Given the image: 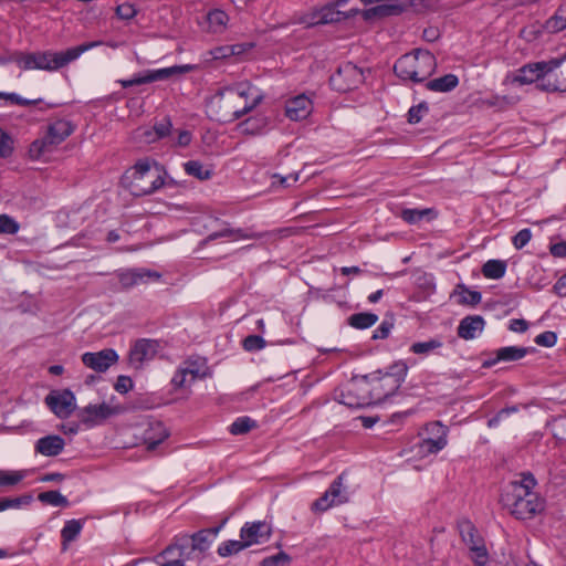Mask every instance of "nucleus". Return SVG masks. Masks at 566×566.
<instances>
[{
  "instance_id": "nucleus-1",
  "label": "nucleus",
  "mask_w": 566,
  "mask_h": 566,
  "mask_svg": "<svg viewBox=\"0 0 566 566\" xmlns=\"http://www.w3.org/2000/svg\"><path fill=\"white\" fill-rule=\"evenodd\" d=\"M515 82L522 85L538 82L542 91L566 93V53L562 57L523 65Z\"/></svg>"
},
{
  "instance_id": "nucleus-2",
  "label": "nucleus",
  "mask_w": 566,
  "mask_h": 566,
  "mask_svg": "<svg viewBox=\"0 0 566 566\" xmlns=\"http://www.w3.org/2000/svg\"><path fill=\"white\" fill-rule=\"evenodd\" d=\"M536 485L534 475L530 472L521 474V479L512 481L502 496L511 514L517 520H531L545 509V500L533 489Z\"/></svg>"
},
{
  "instance_id": "nucleus-3",
  "label": "nucleus",
  "mask_w": 566,
  "mask_h": 566,
  "mask_svg": "<svg viewBox=\"0 0 566 566\" xmlns=\"http://www.w3.org/2000/svg\"><path fill=\"white\" fill-rule=\"evenodd\" d=\"M102 41H93L69 48L65 51L18 53L14 55V63L21 70H43L48 72L57 71L71 62L77 60L84 52L102 45Z\"/></svg>"
},
{
  "instance_id": "nucleus-4",
  "label": "nucleus",
  "mask_w": 566,
  "mask_h": 566,
  "mask_svg": "<svg viewBox=\"0 0 566 566\" xmlns=\"http://www.w3.org/2000/svg\"><path fill=\"white\" fill-rule=\"evenodd\" d=\"M127 172L130 174V191L137 197L153 195L164 186L174 184L172 179H167L164 166L150 157L138 159Z\"/></svg>"
},
{
  "instance_id": "nucleus-5",
  "label": "nucleus",
  "mask_w": 566,
  "mask_h": 566,
  "mask_svg": "<svg viewBox=\"0 0 566 566\" xmlns=\"http://www.w3.org/2000/svg\"><path fill=\"white\" fill-rule=\"evenodd\" d=\"M253 87L249 83H240L234 87H226L219 91L220 108L227 112L219 118L224 122H233L252 112L263 99L262 94L253 96Z\"/></svg>"
},
{
  "instance_id": "nucleus-6",
  "label": "nucleus",
  "mask_w": 566,
  "mask_h": 566,
  "mask_svg": "<svg viewBox=\"0 0 566 566\" xmlns=\"http://www.w3.org/2000/svg\"><path fill=\"white\" fill-rule=\"evenodd\" d=\"M253 87L249 83H240L234 87H226L219 91L220 108L227 112L219 118L224 122H233L252 112L263 99L262 94L253 96Z\"/></svg>"
},
{
  "instance_id": "nucleus-7",
  "label": "nucleus",
  "mask_w": 566,
  "mask_h": 566,
  "mask_svg": "<svg viewBox=\"0 0 566 566\" xmlns=\"http://www.w3.org/2000/svg\"><path fill=\"white\" fill-rule=\"evenodd\" d=\"M437 70V59L428 50L416 49L400 56L394 65L395 74L415 83L427 81Z\"/></svg>"
},
{
  "instance_id": "nucleus-8",
  "label": "nucleus",
  "mask_w": 566,
  "mask_h": 566,
  "mask_svg": "<svg viewBox=\"0 0 566 566\" xmlns=\"http://www.w3.org/2000/svg\"><path fill=\"white\" fill-rule=\"evenodd\" d=\"M75 130V125L67 119H56L48 125L45 134L31 143L29 155L32 159H40L46 153L63 143Z\"/></svg>"
},
{
  "instance_id": "nucleus-9",
  "label": "nucleus",
  "mask_w": 566,
  "mask_h": 566,
  "mask_svg": "<svg viewBox=\"0 0 566 566\" xmlns=\"http://www.w3.org/2000/svg\"><path fill=\"white\" fill-rule=\"evenodd\" d=\"M457 527L461 541L469 549V557L474 566H486L490 559L489 551L484 538L479 533L476 526L469 520L458 521Z\"/></svg>"
},
{
  "instance_id": "nucleus-10",
  "label": "nucleus",
  "mask_w": 566,
  "mask_h": 566,
  "mask_svg": "<svg viewBox=\"0 0 566 566\" xmlns=\"http://www.w3.org/2000/svg\"><path fill=\"white\" fill-rule=\"evenodd\" d=\"M346 473H340L328 486V489L312 503V511L323 513L333 506L345 504L349 501V493L344 481Z\"/></svg>"
},
{
  "instance_id": "nucleus-11",
  "label": "nucleus",
  "mask_w": 566,
  "mask_h": 566,
  "mask_svg": "<svg viewBox=\"0 0 566 566\" xmlns=\"http://www.w3.org/2000/svg\"><path fill=\"white\" fill-rule=\"evenodd\" d=\"M196 65L192 64H184V65H174L169 67L158 69V70H146L143 73H138L128 80H118L117 83L122 85L124 88H128L135 85L148 84L157 81H165L170 78L171 76L189 73L196 70Z\"/></svg>"
},
{
  "instance_id": "nucleus-12",
  "label": "nucleus",
  "mask_w": 566,
  "mask_h": 566,
  "mask_svg": "<svg viewBox=\"0 0 566 566\" xmlns=\"http://www.w3.org/2000/svg\"><path fill=\"white\" fill-rule=\"evenodd\" d=\"M338 401L353 409L373 405V398L368 392V382L363 379V376H354L340 391Z\"/></svg>"
},
{
  "instance_id": "nucleus-13",
  "label": "nucleus",
  "mask_w": 566,
  "mask_h": 566,
  "mask_svg": "<svg viewBox=\"0 0 566 566\" xmlns=\"http://www.w3.org/2000/svg\"><path fill=\"white\" fill-rule=\"evenodd\" d=\"M44 403L56 418L62 420L70 418L77 407L76 397L69 388L51 390L45 396Z\"/></svg>"
},
{
  "instance_id": "nucleus-14",
  "label": "nucleus",
  "mask_w": 566,
  "mask_h": 566,
  "mask_svg": "<svg viewBox=\"0 0 566 566\" xmlns=\"http://www.w3.org/2000/svg\"><path fill=\"white\" fill-rule=\"evenodd\" d=\"M363 379L368 382V392L373 398V405L385 401L394 396L400 387H395L392 378L385 376L381 370H376L368 375H361Z\"/></svg>"
},
{
  "instance_id": "nucleus-15",
  "label": "nucleus",
  "mask_w": 566,
  "mask_h": 566,
  "mask_svg": "<svg viewBox=\"0 0 566 566\" xmlns=\"http://www.w3.org/2000/svg\"><path fill=\"white\" fill-rule=\"evenodd\" d=\"M193 542L190 537V534H178L174 536L171 543L163 549L157 556H155L154 560L158 562V559L164 557H175L182 559L184 563L191 559H200L196 548L192 547Z\"/></svg>"
},
{
  "instance_id": "nucleus-16",
  "label": "nucleus",
  "mask_w": 566,
  "mask_h": 566,
  "mask_svg": "<svg viewBox=\"0 0 566 566\" xmlns=\"http://www.w3.org/2000/svg\"><path fill=\"white\" fill-rule=\"evenodd\" d=\"M120 412H123L120 406H109L105 402L99 405L90 403L81 409L78 417L81 422L90 429L104 423L107 419Z\"/></svg>"
},
{
  "instance_id": "nucleus-17",
  "label": "nucleus",
  "mask_w": 566,
  "mask_h": 566,
  "mask_svg": "<svg viewBox=\"0 0 566 566\" xmlns=\"http://www.w3.org/2000/svg\"><path fill=\"white\" fill-rule=\"evenodd\" d=\"M329 81L336 90L346 92L356 88L364 82V73L358 66L347 62L338 67Z\"/></svg>"
},
{
  "instance_id": "nucleus-18",
  "label": "nucleus",
  "mask_w": 566,
  "mask_h": 566,
  "mask_svg": "<svg viewBox=\"0 0 566 566\" xmlns=\"http://www.w3.org/2000/svg\"><path fill=\"white\" fill-rule=\"evenodd\" d=\"M159 348L155 339L140 338L134 343L129 349V364L135 368H140L145 361L151 360Z\"/></svg>"
},
{
  "instance_id": "nucleus-19",
  "label": "nucleus",
  "mask_w": 566,
  "mask_h": 566,
  "mask_svg": "<svg viewBox=\"0 0 566 566\" xmlns=\"http://www.w3.org/2000/svg\"><path fill=\"white\" fill-rule=\"evenodd\" d=\"M117 360L118 355L113 348H105L95 353L87 352L82 355V363L97 373H105Z\"/></svg>"
},
{
  "instance_id": "nucleus-20",
  "label": "nucleus",
  "mask_w": 566,
  "mask_h": 566,
  "mask_svg": "<svg viewBox=\"0 0 566 566\" xmlns=\"http://www.w3.org/2000/svg\"><path fill=\"white\" fill-rule=\"evenodd\" d=\"M272 535L271 526L263 521L245 523L240 530V538L249 546L266 542Z\"/></svg>"
},
{
  "instance_id": "nucleus-21",
  "label": "nucleus",
  "mask_w": 566,
  "mask_h": 566,
  "mask_svg": "<svg viewBox=\"0 0 566 566\" xmlns=\"http://www.w3.org/2000/svg\"><path fill=\"white\" fill-rule=\"evenodd\" d=\"M227 523V518H224L219 525L208 528H202L193 534H190V537L193 542L192 547L196 548L199 558L201 559L205 554L209 551L211 544L217 538L219 532Z\"/></svg>"
},
{
  "instance_id": "nucleus-22",
  "label": "nucleus",
  "mask_w": 566,
  "mask_h": 566,
  "mask_svg": "<svg viewBox=\"0 0 566 566\" xmlns=\"http://www.w3.org/2000/svg\"><path fill=\"white\" fill-rule=\"evenodd\" d=\"M313 103L304 94L290 98L285 104V115L291 120L305 119L312 112Z\"/></svg>"
},
{
  "instance_id": "nucleus-23",
  "label": "nucleus",
  "mask_w": 566,
  "mask_h": 566,
  "mask_svg": "<svg viewBox=\"0 0 566 566\" xmlns=\"http://www.w3.org/2000/svg\"><path fill=\"white\" fill-rule=\"evenodd\" d=\"M484 327L485 321L481 315H468L460 321L457 334L460 338L470 340L476 338Z\"/></svg>"
},
{
  "instance_id": "nucleus-24",
  "label": "nucleus",
  "mask_w": 566,
  "mask_h": 566,
  "mask_svg": "<svg viewBox=\"0 0 566 566\" xmlns=\"http://www.w3.org/2000/svg\"><path fill=\"white\" fill-rule=\"evenodd\" d=\"M534 348L528 347H520V346H506L501 347L497 350H495V357L484 360L482 364V367L490 368L497 364L499 361H517L522 358H524L530 350H533Z\"/></svg>"
},
{
  "instance_id": "nucleus-25",
  "label": "nucleus",
  "mask_w": 566,
  "mask_h": 566,
  "mask_svg": "<svg viewBox=\"0 0 566 566\" xmlns=\"http://www.w3.org/2000/svg\"><path fill=\"white\" fill-rule=\"evenodd\" d=\"M345 2L346 0H338L335 3H328L324 6L321 10L313 14V19L308 22V25L335 23L347 18L342 11L337 9L338 6H342Z\"/></svg>"
},
{
  "instance_id": "nucleus-26",
  "label": "nucleus",
  "mask_w": 566,
  "mask_h": 566,
  "mask_svg": "<svg viewBox=\"0 0 566 566\" xmlns=\"http://www.w3.org/2000/svg\"><path fill=\"white\" fill-rule=\"evenodd\" d=\"M161 274L156 271L137 269L127 270L118 274V280L124 289H130L140 283H145L147 279L159 280Z\"/></svg>"
},
{
  "instance_id": "nucleus-27",
  "label": "nucleus",
  "mask_w": 566,
  "mask_h": 566,
  "mask_svg": "<svg viewBox=\"0 0 566 566\" xmlns=\"http://www.w3.org/2000/svg\"><path fill=\"white\" fill-rule=\"evenodd\" d=\"M431 428L437 431L438 436L437 438H427L421 441L420 450L424 454L438 453L447 446V427L440 422H434L431 424Z\"/></svg>"
},
{
  "instance_id": "nucleus-28",
  "label": "nucleus",
  "mask_w": 566,
  "mask_h": 566,
  "mask_svg": "<svg viewBox=\"0 0 566 566\" xmlns=\"http://www.w3.org/2000/svg\"><path fill=\"white\" fill-rule=\"evenodd\" d=\"M64 439L56 434L40 438L35 443V451L45 457L59 455L64 449Z\"/></svg>"
},
{
  "instance_id": "nucleus-29",
  "label": "nucleus",
  "mask_w": 566,
  "mask_h": 566,
  "mask_svg": "<svg viewBox=\"0 0 566 566\" xmlns=\"http://www.w3.org/2000/svg\"><path fill=\"white\" fill-rule=\"evenodd\" d=\"M168 436L165 424L161 421H154L145 430L144 441L148 450H155Z\"/></svg>"
},
{
  "instance_id": "nucleus-30",
  "label": "nucleus",
  "mask_w": 566,
  "mask_h": 566,
  "mask_svg": "<svg viewBox=\"0 0 566 566\" xmlns=\"http://www.w3.org/2000/svg\"><path fill=\"white\" fill-rule=\"evenodd\" d=\"M262 235L253 232H249L244 229H232L224 227L219 231L210 233L206 239L202 240L201 244L206 245L209 242L220 238H232V239H260Z\"/></svg>"
},
{
  "instance_id": "nucleus-31",
  "label": "nucleus",
  "mask_w": 566,
  "mask_h": 566,
  "mask_svg": "<svg viewBox=\"0 0 566 566\" xmlns=\"http://www.w3.org/2000/svg\"><path fill=\"white\" fill-rule=\"evenodd\" d=\"M403 6L397 3H382L364 11V19L369 20L375 17L386 18L399 15L403 12Z\"/></svg>"
},
{
  "instance_id": "nucleus-32",
  "label": "nucleus",
  "mask_w": 566,
  "mask_h": 566,
  "mask_svg": "<svg viewBox=\"0 0 566 566\" xmlns=\"http://www.w3.org/2000/svg\"><path fill=\"white\" fill-rule=\"evenodd\" d=\"M268 118L265 116H252L239 124V129L245 135H261L266 130Z\"/></svg>"
},
{
  "instance_id": "nucleus-33",
  "label": "nucleus",
  "mask_w": 566,
  "mask_h": 566,
  "mask_svg": "<svg viewBox=\"0 0 566 566\" xmlns=\"http://www.w3.org/2000/svg\"><path fill=\"white\" fill-rule=\"evenodd\" d=\"M459 84L457 75L449 73L441 77L433 78L427 82L426 87L432 92L447 93L454 90Z\"/></svg>"
},
{
  "instance_id": "nucleus-34",
  "label": "nucleus",
  "mask_w": 566,
  "mask_h": 566,
  "mask_svg": "<svg viewBox=\"0 0 566 566\" xmlns=\"http://www.w3.org/2000/svg\"><path fill=\"white\" fill-rule=\"evenodd\" d=\"M543 28L548 33H557L566 29V3L556 9L555 13L545 21Z\"/></svg>"
},
{
  "instance_id": "nucleus-35",
  "label": "nucleus",
  "mask_w": 566,
  "mask_h": 566,
  "mask_svg": "<svg viewBox=\"0 0 566 566\" xmlns=\"http://www.w3.org/2000/svg\"><path fill=\"white\" fill-rule=\"evenodd\" d=\"M207 22L211 32L221 33L228 25L229 15L223 10L213 9L207 14Z\"/></svg>"
},
{
  "instance_id": "nucleus-36",
  "label": "nucleus",
  "mask_w": 566,
  "mask_h": 566,
  "mask_svg": "<svg viewBox=\"0 0 566 566\" xmlns=\"http://www.w3.org/2000/svg\"><path fill=\"white\" fill-rule=\"evenodd\" d=\"M507 263L504 260H489L482 266V274L486 279L499 280L506 273Z\"/></svg>"
},
{
  "instance_id": "nucleus-37",
  "label": "nucleus",
  "mask_w": 566,
  "mask_h": 566,
  "mask_svg": "<svg viewBox=\"0 0 566 566\" xmlns=\"http://www.w3.org/2000/svg\"><path fill=\"white\" fill-rule=\"evenodd\" d=\"M443 346V343L440 338H429L424 342H416L413 343L409 352L420 356H428L430 354L437 353Z\"/></svg>"
},
{
  "instance_id": "nucleus-38",
  "label": "nucleus",
  "mask_w": 566,
  "mask_h": 566,
  "mask_svg": "<svg viewBox=\"0 0 566 566\" xmlns=\"http://www.w3.org/2000/svg\"><path fill=\"white\" fill-rule=\"evenodd\" d=\"M378 321V315L369 312H361L350 315L347 318L348 324L356 329H366L375 325Z\"/></svg>"
},
{
  "instance_id": "nucleus-39",
  "label": "nucleus",
  "mask_w": 566,
  "mask_h": 566,
  "mask_svg": "<svg viewBox=\"0 0 566 566\" xmlns=\"http://www.w3.org/2000/svg\"><path fill=\"white\" fill-rule=\"evenodd\" d=\"M83 528V522L81 520H69L65 522L61 530L62 544L65 547L67 543H71L77 538Z\"/></svg>"
},
{
  "instance_id": "nucleus-40",
  "label": "nucleus",
  "mask_w": 566,
  "mask_h": 566,
  "mask_svg": "<svg viewBox=\"0 0 566 566\" xmlns=\"http://www.w3.org/2000/svg\"><path fill=\"white\" fill-rule=\"evenodd\" d=\"M184 169L187 175L192 176L199 180H208L212 176V170L207 168L199 160H189L185 163Z\"/></svg>"
},
{
  "instance_id": "nucleus-41",
  "label": "nucleus",
  "mask_w": 566,
  "mask_h": 566,
  "mask_svg": "<svg viewBox=\"0 0 566 566\" xmlns=\"http://www.w3.org/2000/svg\"><path fill=\"white\" fill-rule=\"evenodd\" d=\"M256 427H258V423L255 420L251 419L248 416H242V417L237 418L231 423V426L229 427V431L233 436H239V434H245L250 430H252Z\"/></svg>"
},
{
  "instance_id": "nucleus-42",
  "label": "nucleus",
  "mask_w": 566,
  "mask_h": 566,
  "mask_svg": "<svg viewBox=\"0 0 566 566\" xmlns=\"http://www.w3.org/2000/svg\"><path fill=\"white\" fill-rule=\"evenodd\" d=\"M408 373V366L405 361L399 360L389 366L388 370L385 374V376H389L392 378V381L395 382V387H400L402 382L406 379Z\"/></svg>"
},
{
  "instance_id": "nucleus-43",
  "label": "nucleus",
  "mask_w": 566,
  "mask_h": 566,
  "mask_svg": "<svg viewBox=\"0 0 566 566\" xmlns=\"http://www.w3.org/2000/svg\"><path fill=\"white\" fill-rule=\"evenodd\" d=\"M38 500L43 504H48V505H52V506L66 507L70 504L66 496L62 495L59 491H54V490L41 492L38 495Z\"/></svg>"
},
{
  "instance_id": "nucleus-44",
  "label": "nucleus",
  "mask_w": 566,
  "mask_h": 566,
  "mask_svg": "<svg viewBox=\"0 0 566 566\" xmlns=\"http://www.w3.org/2000/svg\"><path fill=\"white\" fill-rule=\"evenodd\" d=\"M182 366L188 375L191 376V381L207 377V373L201 371L202 367H206V360L202 358H188Z\"/></svg>"
},
{
  "instance_id": "nucleus-45",
  "label": "nucleus",
  "mask_w": 566,
  "mask_h": 566,
  "mask_svg": "<svg viewBox=\"0 0 566 566\" xmlns=\"http://www.w3.org/2000/svg\"><path fill=\"white\" fill-rule=\"evenodd\" d=\"M248 545L245 544L244 539H229L223 543H221L218 547V554L221 557H228L234 554H238L242 549L247 548Z\"/></svg>"
},
{
  "instance_id": "nucleus-46",
  "label": "nucleus",
  "mask_w": 566,
  "mask_h": 566,
  "mask_svg": "<svg viewBox=\"0 0 566 566\" xmlns=\"http://www.w3.org/2000/svg\"><path fill=\"white\" fill-rule=\"evenodd\" d=\"M432 209H403L400 213L401 219L408 224H417L427 216L431 214Z\"/></svg>"
},
{
  "instance_id": "nucleus-47",
  "label": "nucleus",
  "mask_w": 566,
  "mask_h": 566,
  "mask_svg": "<svg viewBox=\"0 0 566 566\" xmlns=\"http://www.w3.org/2000/svg\"><path fill=\"white\" fill-rule=\"evenodd\" d=\"M395 317L392 314L386 315L379 326L374 331L373 339H386L394 327Z\"/></svg>"
},
{
  "instance_id": "nucleus-48",
  "label": "nucleus",
  "mask_w": 566,
  "mask_h": 566,
  "mask_svg": "<svg viewBox=\"0 0 566 566\" xmlns=\"http://www.w3.org/2000/svg\"><path fill=\"white\" fill-rule=\"evenodd\" d=\"M20 106H38V109L40 112H46L52 108H56L61 106V103H51V102H44L43 98H36V99H28L24 97L19 96L18 104Z\"/></svg>"
},
{
  "instance_id": "nucleus-49",
  "label": "nucleus",
  "mask_w": 566,
  "mask_h": 566,
  "mask_svg": "<svg viewBox=\"0 0 566 566\" xmlns=\"http://www.w3.org/2000/svg\"><path fill=\"white\" fill-rule=\"evenodd\" d=\"M428 112V104L426 102H421L409 108L407 114V120L409 124H418Z\"/></svg>"
},
{
  "instance_id": "nucleus-50",
  "label": "nucleus",
  "mask_w": 566,
  "mask_h": 566,
  "mask_svg": "<svg viewBox=\"0 0 566 566\" xmlns=\"http://www.w3.org/2000/svg\"><path fill=\"white\" fill-rule=\"evenodd\" d=\"M266 342L260 335H249L242 340V347L247 352H258L265 347Z\"/></svg>"
},
{
  "instance_id": "nucleus-51",
  "label": "nucleus",
  "mask_w": 566,
  "mask_h": 566,
  "mask_svg": "<svg viewBox=\"0 0 566 566\" xmlns=\"http://www.w3.org/2000/svg\"><path fill=\"white\" fill-rule=\"evenodd\" d=\"M20 224L8 214H0V234H15Z\"/></svg>"
},
{
  "instance_id": "nucleus-52",
  "label": "nucleus",
  "mask_w": 566,
  "mask_h": 566,
  "mask_svg": "<svg viewBox=\"0 0 566 566\" xmlns=\"http://www.w3.org/2000/svg\"><path fill=\"white\" fill-rule=\"evenodd\" d=\"M520 410L518 406L505 407L496 412V415L489 419L488 427L496 428L500 422L511 416L512 413H516Z\"/></svg>"
},
{
  "instance_id": "nucleus-53",
  "label": "nucleus",
  "mask_w": 566,
  "mask_h": 566,
  "mask_svg": "<svg viewBox=\"0 0 566 566\" xmlns=\"http://www.w3.org/2000/svg\"><path fill=\"white\" fill-rule=\"evenodd\" d=\"M520 410L518 406L505 407L496 412V415L489 419L488 427L496 428L500 422L511 416L512 413H516Z\"/></svg>"
},
{
  "instance_id": "nucleus-54",
  "label": "nucleus",
  "mask_w": 566,
  "mask_h": 566,
  "mask_svg": "<svg viewBox=\"0 0 566 566\" xmlns=\"http://www.w3.org/2000/svg\"><path fill=\"white\" fill-rule=\"evenodd\" d=\"M291 562V556L285 552H279L277 554L266 557L262 560V566H286Z\"/></svg>"
},
{
  "instance_id": "nucleus-55",
  "label": "nucleus",
  "mask_w": 566,
  "mask_h": 566,
  "mask_svg": "<svg viewBox=\"0 0 566 566\" xmlns=\"http://www.w3.org/2000/svg\"><path fill=\"white\" fill-rule=\"evenodd\" d=\"M534 342L536 345L542 346V347H553L557 343V334L552 331H546V332L538 334L534 338Z\"/></svg>"
},
{
  "instance_id": "nucleus-56",
  "label": "nucleus",
  "mask_w": 566,
  "mask_h": 566,
  "mask_svg": "<svg viewBox=\"0 0 566 566\" xmlns=\"http://www.w3.org/2000/svg\"><path fill=\"white\" fill-rule=\"evenodd\" d=\"M531 239L532 231L528 228H524L512 238V243L516 250H521L531 241Z\"/></svg>"
},
{
  "instance_id": "nucleus-57",
  "label": "nucleus",
  "mask_w": 566,
  "mask_h": 566,
  "mask_svg": "<svg viewBox=\"0 0 566 566\" xmlns=\"http://www.w3.org/2000/svg\"><path fill=\"white\" fill-rule=\"evenodd\" d=\"M12 138L0 128V158H7L12 154Z\"/></svg>"
},
{
  "instance_id": "nucleus-58",
  "label": "nucleus",
  "mask_w": 566,
  "mask_h": 566,
  "mask_svg": "<svg viewBox=\"0 0 566 566\" xmlns=\"http://www.w3.org/2000/svg\"><path fill=\"white\" fill-rule=\"evenodd\" d=\"M482 300V294L478 291H471L467 287L463 286V293L461 295V300L460 302L462 304H468V305H478Z\"/></svg>"
},
{
  "instance_id": "nucleus-59",
  "label": "nucleus",
  "mask_w": 566,
  "mask_h": 566,
  "mask_svg": "<svg viewBox=\"0 0 566 566\" xmlns=\"http://www.w3.org/2000/svg\"><path fill=\"white\" fill-rule=\"evenodd\" d=\"M23 479L19 472H2L0 471V486H10L18 484Z\"/></svg>"
},
{
  "instance_id": "nucleus-60",
  "label": "nucleus",
  "mask_w": 566,
  "mask_h": 566,
  "mask_svg": "<svg viewBox=\"0 0 566 566\" xmlns=\"http://www.w3.org/2000/svg\"><path fill=\"white\" fill-rule=\"evenodd\" d=\"M137 13L135 7L130 3H122L116 7V15L122 20H130Z\"/></svg>"
},
{
  "instance_id": "nucleus-61",
  "label": "nucleus",
  "mask_w": 566,
  "mask_h": 566,
  "mask_svg": "<svg viewBox=\"0 0 566 566\" xmlns=\"http://www.w3.org/2000/svg\"><path fill=\"white\" fill-rule=\"evenodd\" d=\"M171 127L172 125L169 118H164L163 120L156 123L154 125L156 138L160 139L168 136L170 134Z\"/></svg>"
},
{
  "instance_id": "nucleus-62",
  "label": "nucleus",
  "mask_w": 566,
  "mask_h": 566,
  "mask_svg": "<svg viewBox=\"0 0 566 566\" xmlns=\"http://www.w3.org/2000/svg\"><path fill=\"white\" fill-rule=\"evenodd\" d=\"M133 386L134 384L130 377L120 375L117 377L114 388L119 394H126L133 389Z\"/></svg>"
},
{
  "instance_id": "nucleus-63",
  "label": "nucleus",
  "mask_w": 566,
  "mask_h": 566,
  "mask_svg": "<svg viewBox=\"0 0 566 566\" xmlns=\"http://www.w3.org/2000/svg\"><path fill=\"white\" fill-rule=\"evenodd\" d=\"M187 376H188V373L186 371V369L182 366H180L176 370L175 375L171 378V386L174 387L175 390L181 389L185 387L186 381H187Z\"/></svg>"
},
{
  "instance_id": "nucleus-64",
  "label": "nucleus",
  "mask_w": 566,
  "mask_h": 566,
  "mask_svg": "<svg viewBox=\"0 0 566 566\" xmlns=\"http://www.w3.org/2000/svg\"><path fill=\"white\" fill-rule=\"evenodd\" d=\"M4 501L8 504L7 510L8 509H18V507H21L22 505H29L32 502V496L29 494H24V495L13 497V499L4 497Z\"/></svg>"
}]
</instances>
